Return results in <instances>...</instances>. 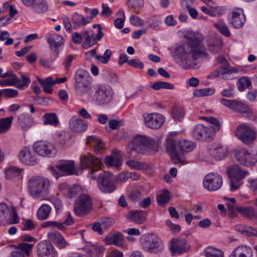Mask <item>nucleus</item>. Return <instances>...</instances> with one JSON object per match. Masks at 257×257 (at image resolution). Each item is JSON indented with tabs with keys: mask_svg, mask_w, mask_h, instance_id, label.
<instances>
[{
	"mask_svg": "<svg viewBox=\"0 0 257 257\" xmlns=\"http://www.w3.org/2000/svg\"><path fill=\"white\" fill-rule=\"evenodd\" d=\"M9 207L5 203H0V223L5 220L8 214Z\"/></svg>",
	"mask_w": 257,
	"mask_h": 257,
	"instance_id": "61",
	"label": "nucleus"
},
{
	"mask_svg": "<svg viewBox=\"0 0 257 257\" xmlns=\"http://www.w3.org/2000/svg\"><path fill=\"white\" fill-rule=\"evenodd\" d=\"M50 181L48 179L39 177H33L28 182V188L31 196L37 199L48 193Z\"/></svg>",
	"mask_w": 257,
	"mask_h": 257,
	"instance_id": "6",
	"label": "nucleus"
},
{
	"mask_svg": "<svg viewBox=\"0 0 257 257\" xmlns=\"http://www.w3.org/2000/svg\"><path fill=\"white\" fill-rule=\"evenodd\" d=\"M126 5L129 9L139 13L144 7V0H127Z\"/></svg>",
	"mask_w": 257,
	"mask_h": 257,
	"instance_id": "41",
	"label": "nucleus"
},
{
	"mask_svg": "<svg viewBox=\"0 0 257 257\" xmlns=\"http://www.w3.org/2000/svg\"><path fill=\"white\" fill-rule=\"evenodd\" d=\"M114 181V177L111 173L104 172L99 174L98 176V186L99 189L104 193H112L116 189Z\"/></svg>",
	"mask_w": 257,
	"mask_h": 257,
	"instance_id": "13",
	"label": "nucleus"
},
{
	"mask_svg": "<svg viewBox=\"0 0 257 257\" xmlns=\"http://www.w3.org/2000/svg\"><path fill=\"white\" fill-rule=\"evenodd\" d=\"M229 257H253V250L248 245H239L233 250Z\"/></svg>",
	"mask_w": 257,
	"mask_h": 257,
	"instance_id": "25",
	"label": "nucleus"
},
{
	"mask_svg": "<svg viewBox=\"0 0 257 257\" xmlns=\"http://www.w3.org/2000/svg\"><path fill=\"white\" fill-rule=\"evenodd\" d=\"M18 158L22 163L26 165L33 166L38 163L36 155L30 148L27 147L20 151Z\"/></svg>",
	"mask_w": 257,
	"mask_h": 257,
	"instance_id": "23",
	"label": "nucleus"
},
{
	"mask_svg": "<svg viewBox=\"0 0 257 257\" xmlns=\"http://www.w3.org/2000/svg\"><path fill=\"white\" fill-rule=\"evenodd\" d=\"M126 164L131 168L136 170H141L145 167V164L137 161L134 160H131L126 162Z\"/></svg>",
	"mask_w": 257,
	"mask_h": 257,
	"instance_id": "59",
	"label": "nucleus"
},
{
	"mask_svg": "<svg viewBox=\"0 0 257 257\" xmlns=\"http://www.w3.org/2000/svg\"><path fill=\"white\" fill-rule=\"evenodd\" d=\"M142 196V193L139 190L134 189L130 192L128 197L132 201L135 202L139 200Z\"/></svg>",
	"mask_w": 257,
	"mask_h": 257,
	"instance_id": "64",
	"label": "nucleus"
},
{
	"mask_svg": "<svg viewBox=\"0 0 257 257\" xmlns=\"http://www.w3.org/2000/svg\"><path fill=\"white\" fill-rule=\"evenodd\" d=\"M214 26L219 31L222 35L226 37H229L230 33L226 24L222 21L219 20L213 24Z\"/></svg>",
	"mask_w": 257,
	"mask_h": 257,
	"instance_id": "42",
	"label": "nucleus"
},
{
	"mask_svg": "<svg viewBox=\"0 0 257 257\" xmlns=\"http://www.w3.org/2000/svg\"><path fill=\"white\" fill-rule=\"evenodd\" d=\"M146 142L145 144V152H150L151 153H155L158 151L160 141L159 139H148L146 137Z\"/></svg>",
	"mask_w": 257,
	"mask_h": 257,
	"instance_id": "35",
	"label": "nucleus"
},
{
	"mask_svg": "<svg viewBox=\"0 0 257 257\" xmlns=\"http://www.w3.org/2000/svg\"><path fill=\"white\" fill-rule=\"evenodd\" d=\"M140 245L146 251L158 253L164 249V245L162 240L156 234L146 233L143 234L140 239Z\"/></svg>",
	"mask_w": 257,
	"mask_h": 257,
	"instance_id": "4",
	"label": "nucleus"
},
{
	"mask_svg": "<svg viewBox=\"0 0 257 257\" xmlns=\"http://www.w3.org/2000/svg\"><path fill=\"white\" fill-rule=\"evenodd\" d=\"M236 231L245 234L249 236H257V229L250 226H246L242 225H237L235 226Z\"/></svg>",
	"mask_w": 257,
	"mask_h": 257,
	"instance_id": "39",
	"label": "nucleus"
},
{
	"mask_svg": "<svg viewBox=\"0 0 257 257\" xmlns=\"http://www.w3.org/2000/svg\"><path fill=\"white\" fill-rule=\"evenodd\" d=\"M123 238V235L120 232H116L112 235L107 236L105 241L107 244H115L117 246L121 245V241Z\"/></svg>",
	"mask_w": 257,
	"mask_h": 257,
	"instance_id": "38",
	"label": "nucleus"
},
{
	"mask_svg": "<svg viewBox=\"0 0 257 257\" xmlns=\"http://www.w3.org/2000/svg\"><path fill=\"white\" fill-rule=\"evenodd\" d=\"M228 19L229 23L235 29L242 28L246 21L242 9L238 8L230 13Z\"/></svg>",
	"mask_w": 257,
	"mask_h": 257,
	"instance_id": "19",
	"label": "nucleus"
},
{
	"mask_svg": "<svg viewBox=\"0 0 257 257\" xmlns=\"http://www.w3.org/2000/svg\"><path fill=\"white\" fill-rule=\"evenodd\" d=\"M116 15L121 17V18H117L114 22V26L118 29H121L124 26V23L125 20V16L124 11L122 9L119 10Z\"/></svg>",
	"mask_w": 257,
	"mask_h": 257,
	"instance_id": "48",
	"label": "nucleus"
},
{
	"mask_svg": "<svg viewBox=\"0 0 257 257\" xmlns=\"http://www.w3.org/2000/svg\"><path fill=\"white\" fill-rule=\"evenodd\" d=\"M87 143L94 147V150L95 153H101V150L103 147V143L98 137L95 136L88 137L87 138Z\"/></svg>",
	"mask_w": 257,
	"mask_h": 257,
	"instance_id": "32",
	"label": "nucleus"
},
{
	"mask_svg": "<svg viewBox=\"0 0 257 257\" xmlns=\"http://www.w3.org/2000/svg\"><path fill=\"white\" fill-rule=\"evenodd\" d=\"M37 80L43 88L44 91L48 94L52 92V87L55 85L54 80L52 77H47L45 80H43L37 77Z\"/></svg>",
	"mask_w": 257,
	"mask_h": 257,
	"instance_id": "33",
	"label": "nucleus"
},
{
	"mask_svg": "<svg viewBox=\"0 0 257 257\" xmlns=\"http://www.w3.org/2000/svg\"><path fill=\"white\" fill-rule=\"evenodd\" d=\"M146 137L138 135L126 145V154L131 159H137L145 153Z\"/></svg>",
	"mask_w": 257,
	"mask_h": 257,
	"instance_id": "7",
	"label": "nucleus"
},
{
	"mask_svg": "<svg viewBox=\"0 0 257 257\" xmlns=\"http://www.w3.org/2000/svg\"><path fill=\"white\" fill-rule=\"evenodd\" d=\"M152 88L155 90H159L160 89H173L174 86L169 83L165 81H158L152 85Z\"/></svg>",
	"mask_w": 257,
	"mask_h": 257,
	"instance_id": "54",
	"label": "nucleus"
},
{
	"mask_svg": "<svg viewBox=\"0 0 257 257\" xmlns=\"http://www.w3.org/2000/svg\"><path fill=\"white\" fill-rule=\"evenodd\" d=\"M223 199L228 200V202L226 203L228 211L232 216V217H235L237 212H238V208L240 207L237 206L235 199L233 197L227 198L225 197Z\"/></svg>",
	"mask_w": 257,
	"mask_h": 257,
	"instance_id": "37",
	"label": "nucleus"
},
{
	"mask_svg": "<svg viewBox=\"0 0 257 257\" xmlns=\"http://www.w3.org/2000/svg\"><path fill=\"white\" fill-rule=\"evenodd\" d=\"M195 147V144L192 142L186 140L180 141L171 137H169L167 141V151L175 163L185 164L184 152H189Z\"/></svg>",
	"mask_w": 257,
	"mask_h": 257,
	"instance_id": "2",
	"label": "nucleus"
},
{
	"mask_svg": "<svg viewBox=\"0 0 257 257\" xmlns=\"http://www.w3.org/2000/svg\"><path fill=\"white\" fill-rule=\"evenodd\" d=\"M92 207L91 197L87 194H81L76 199L74 205L75 214L78 216L87 214Z\"/></svg>",
	"mask_w": 257,
	"mask_h": 257,
	"instance_id": "12",
	"label": "nucleus"
},
{
	"mask_svg": "<svg viewBox=\"0 0 257 257\" xmlns=\"http://www.w3.org/2000/svg\"><path fill=\"white\" fill-rule=\"evenodd\" d=\"M41 226L43 228H56L61 230H65L66 227H63L62 224L60 223V222L55 221H48L43 222Z\"/></svg>",
	"mask_w": 257,
	"mask_h": 257,
	"instance_id": "52",
	"label": "nucleus"
},
{
	"mask_svg": "<svg viewBox=\"0 0 257 257\" xmlns=\"http://www.w3.org/2000/svg\"><path fill=\"white\" fill-rule=\"evenodd\" d=\"M61 19L67 32H71L72 29L76 30L91 23V18H89V16L84 17L77 13H74L72 15L71 18L72 23L69 18L65 15H62Z\"/></svg>",
	"mask_w": 257,
	"mask_h": 257,
	"instance_id": "8",
	"label": "nucleus"
},
{
	"mask_svg": "<svg viewBox=\"0 0 257 257\" xmlns=\"http://www.w3.org/2000/svg\"><path fill=\"white\" fill-rule=\"evenodd\" d=\"M63 38L61 36L55 33L49 35L47 39L51 50L55 51L57 54L59 53L58 48L63 44Z\"/></svg>",
	"mask_w": 257,
	"mask_h": 257,
	"instance_id": "26",
	"label": "nucleus"
},
{
	"mask_svg": "<svg viewBox=\"0 0 257 257\" xmlns=\"http://www.w3.org/2000/svg\"><path fill=\"white\" fill-rule=\"evenodd\" d=\"M170 244V250L174 254H182L190 248V245L185 239H172Z\"/></svg>",
	"mask_w": 257,
	"mask_h": 257,
	"instance_id": "22",
	"label": "nucleus"
},
{
	"mask_svg": "<svg viewBox=\"0 0 257 257\" xmlns=\"http://www.w3.org/2000/svg\"><path fill=\"white\" fill-rule=\"evenodd\" d=\"M9 209L8 214H9L10 216L8 221L9 223L11 224L18 223L19 222V218L15 208L13 206H11L9 207Z\"/></svg>",
	"mask_w": 257,
	"mask_h": 257,
	"instance_id": "50",
	"label": "nucleus"
},
{
	"mask_svg": "<svg viewBox=\"0 0 257 257\" xmlns=\"http://www.w3.org/2000/svg\"><path fill=\"white\" fill-rule=\"evenodd\" d=\"M97 42L95 36L93 34H91L89 38L83 41L82 45L83 48L87 49L94 45Z\"/></svg>",
	"mask_w": 257,
	"mask_h": 257,
	"instance_id": "60",
	"label": "nucleus"
},
{
	"mask_svg": "<svg viewBox=\"0 0 257 257\" xmlns=\"http://www.w3.org/2000/svg\"><path fill=\"white\" fill-rule=\"evenodd\" d=\"M36 248L38 257H56L57 255L53 245L46 240L39 242Z\"/></svg>",
	"mask_w": 257,
	"mask_h": 257,
	"instance_id": "20",
	"label": "nucleus"
},
{
	"mask_svg": "<svg viewBox=\"0 0 257 257\" xmlns=\"http://www.w3.org/2000/svg\"><path fill=\"white\" fill-rule=\"evenodd\" d=\"M80 167L81 170L88 169L89 170L88 177L95 179L93 175L95 172L100 170L103 166L101 160L88 154L84 155L80 158Z\"/></svg>",
	"mask_w": 257,
	"mask_h": 257,
	"instance_id": "10",
	"label": "nucleus"
},
{
	"mask_svg": "<svg viewBox=\"0 0 257 257\" xmlns=\"http://www.w3.org/2000/svg\"><path fill=\"white\" fill-rule=\"evenodd\" d=\"M21 170L17 167H11L7 169L6 176L8 179H12L13 177L18 176L21 173Z\"/></svg>",
	"mask_w": 257,
	"mask_h": 257,
	"instance_id": "55",
	"label": "nucleus"
},
{
	"mask_svg": "<svg viewBox=\"0 0 257 257\" xmlns=\"http://www.w3.org/2000/svg\"><path fill=\"white\" fill-rule=\"evenodd\" d=\"M18 124L22 130L26 131L34 125V118L27 113H22L18 116Z\"/></svg>",
	"mask_w": 257,
	"mask_h": 257,
	"instance_id": "27",
	"label": "nucleus"
},
{
	"mask_svg": "<svg viewBox=\"0 0 257 257\" xmlns=\"http://www.w3.org/2000/svg\"><path fill=\"white\" fill-rule=\"evenodd\" d=\"M222 179L220 175L216 173L207 174L204 178L203 187L210 191L218 190L222 185Z\"/></svg>",
	"mask_w": 257,
	"mask_h": 257,
	"instance_id": "16",
	"label": "nucleus"
},
{
	"mask_svg": "<svg viewBox=\"0 0 257 257\" xmlns=\"http://www.w3.org/2000/svg\"><path fill=\"white\" fill-rule=\"evenodd\" d=\"M238 211L244 217L249 219L257 218V211L252 206H240Z\"/></svg>",
	"mask_w": 257,
	"mask_h": 257,
	"instance_id": "34",
	"label": "nucleus"
},
{
	"mask_svg": "<svg viewBox=\"0 0 257 257\" xmlns=\"http://www.w3.org/2000/svg\"><path fill=\"white\" fill-rule=\"evenodd\" d=\"M214 93V90L210 88L196 89L193 92V94L197 97L211 95Z\"/></svg>",
	"mask_w": 257,
	"mask_h": 257,
	"instance_id": "53",
	"label": "nucleus"
},
{
	"mask_svg": "<svg viewBox=\"0 0 257 257\" xmlns=\"http://www.w3.org/2000/svg\"><path fill=\"white\" fill-rule=\"evenodd\" d=\"M13 117L12 116L0 118V133H5L10 128Z\"/></svg>",
	"mask_w": 257,
	"mask_h": 257,
	"instance_id": "44",
	"label": "nucleus"
},
{
	"mask_svg": "<svg viewBox=\"0 0 257 257\" xmlns=\"http://www.w3.org/2000/svg\"><path fill=\"white\" fill-rule=\"evenodd\" d=\"M42 121L44 125H50L56 127L59 123L58 117L54 112L46 113L42 117Z\"/></svg>",
	"mask_w": 257,
	"mask_h": 257,
	"instance_id": "29",
	"label": "nucleus"
},
{
	"mask_svg": "<svg viewBox=\"0 0 257 257\" xmlns=\"http://www.w3.org/2000/svg\"><path fill=\"white\" fill-rule=\"evenodd\" d=\"M235 155L238 162L245 166H252L257 162V154L249 152L244 149L235 150Z\"/></svg>",
	"mask_w": 257,
	"mask_h": 257,
	"instance_id": "18",
	"label": "nucleus"
},
{
	"mask_svg": "<svg viewBox=\"0 0 257 257\" xmlns=\"http://www.w3.org/2000/svg\"><path fill=\"white\" fill-rule=\"evenodd\" d=\"M238 88L239 91H244L246 88H249L251 83L249 79L245 76L240 77L238 80Z\"/></svg>",
	"mask_w": 257,
	"mask_h": 257,
	"instance_id": "47",
	"label": "nucleus"
},
{
	"mask_svg": "<svg viewBox=\"0 0 257 257\" xmlns=\"http://www.w3.org/2000/svg\"><path fill=\"white\" fill-rule=\"evenodd\" d=\"M74 79L75 89L78 94H86L89 96L92 93V78L87 71L83 69H78L74 75Z\"/></svg>",
	"mask_w": 257,
	"mask_h": 257,
	"instance_id": "3",
	"label": "nucleus"
},
{
	"mask_svg": "<svg viewBox=\"0 0 257 257\" xmlns=\"http://www.w3.org/2000/svg\"><path fill=\"white\" fill-rule=\"evenodd\" d=\"M34 151L39 156L44 157H54L57 154L55 146L50 143L39 141L33 145Z\"/></svg>",
	"mask_w": 257,
	"mask_h": 257,
	"instance_id": "15",
	"label": "nucleus"
},
{
	"mask_svg": "<svg viewBox=\"0 0 257 257\" xmlns=\"http://www.w3.org/2000/svg\"><path fill=\"white\" fill-rule=\"evenodd\" d=\"M143 117L145 125L154 130L160 128L165 120V117L162 114L158 113H145Z\"/></svg>",
	"mask_w": 257,
	"mask_h": 257,
	"instance_id": "17",
	"label": "nucleus"
},
{
	"mask_svg": "<svg viewBox=\"0 0 257 257\" xmlns=\"http://www.w3.org/2000/svg\"><path fill=\"white\" fill-rule=\"evenodd\" d=\"M186 42L177 44L174 49L173 56L184 62L188 67H193L194 61L202 53V37L198 33L188 31Z\"/></svg>",
	"mask_w": 257,
	"mask_h": 257,
	"instance_id": "1",
	"label": "nucleus"
},
{
	"mask_svg": "<svg viewBox=\"0 0 257 257\" xmlns=\"http://www.w3.org/2000/svg\"><path fill=\"white\" fill-rule=\"evenodd\" d=\"M33 246L34 244L22 242L18 244V248L20 249L19 251L23 252V257H24L25 254L29 256Z\"/></svg>",
	"mask_w": 257,
	"mask_h": 257,
	"instance_id": "49",
	"label": "nucleus"
},
{
	"mask_svg": "<svg viewBox=\"0 0 257 257\" xmlns=\"http://www.w3.org/2000/svg\"><path fill=\"white\" fill-rule=\"evenodd\" d=\"M87 54L95 57L101 63L106 64L108 62L111 57V51L110 49L106 50L103 56L97 55L95 49H92L88 51Z\"/></svg>",
	"mask_w": 257,
	"mask_h": 257,
	"instance_id": "36",
	"label": "nucleus"
},
{
	"mask_svg": "<svg viewBox=\"0 0 257 257\" xmlns=\"http://www.w3.org/2000/svg\"><path fill=\"white\" fill-rule=\"evenodd\" d=\"M209 123L212 125L208 126L213 129V132L215 133L220 129V124L218 120L214 117H206L204 118Z\"/></svg>",
	"mask_w": 257,
	"mask_h": 257,
	"instance_id": "58",
	"label": "nucleus"
},
{
	"mask_svg": "<svg viewBox=\"0 0 257 257\" xmlns=\"http://www.w3.org/2000/svg\"><path fill=\"white\" fill-rule=\"evenodd\" d=\"M99 221L103 229H106L114 223V220L111 218L102 217Z\"/></svg>",
	"mask_w": 257,
	"mask_h": 257,
	"instance_id": "62",
	"label": "nucleus"
},
{
	"mask_svg": "<svg viewBox=\"0 0 257 257\" xmlns=\"http://www.w3.org/2000/svg\"><path fill=\"white\" fill-rule=\"evenodd\" d=\"M93 100L98 105H104L109 103L113 97V91L108 85L98 84L95 87Z\"/></svg>",
	"mask_w": 257,
	"mask_h": 257,
	"instance_id": "9",
	"label": "nucleus"
},
{
	"mask_svg": "<svg viewBox=\"0 0 257 257\" xmlns=\"http://www.w3.org/2000/svg\"><path fill=\"white\" fill-rule=\"evenodd\" d=\"M132 222L137 224H142L145 220V212L141 210L130 211L127 216Z\"/></svg>",
	"mask_w": 257,
	"mask_h": 257,
	"instance_id": "31",
	"label": "nucleus"
},
{
	"mask_svg": "<svg viewBox=\"0 0 257 257\" xmlns=\"http://www.w3.org/2000/svg\"><path fill=\"white\" fill-rule=\"evenodd\" d=\"M0 91H1V95H4L6 98H14L18 94V91L12 88L0 89Z\"/></svg>",
	"mask_w": 257,
	"mask_h": 257,
	"instance_id": "57",
	"label": "nucleus"
},
{
	"mask_svg": "<svg viewBox=\"0 0 257 257\" xmlns=\"http://www.w3.org/2000/svg\"><path fill=\"white\" fill-rule=\"evenodd\" d=\"M51 211V207L47 204L42 205L38 210L37 217L39 220L47 219Z\"/></svg>",
	"mask_w": 257,
	"mask_h": 257,
	"instance_id": "40",
	"label": "nucleus"
},
{
	"mask_svg": "<svg viewBox=\"0 0 257 257\" xmlns=\"http://www.w3.org/2000/svg\"><path fill=\"white\" fill-rule=\"evenodd\" d=\"M210 155L217 160H221L227 156V151L226 148L220 145H216L209 149Z\"/></svg>",
	"mask_w": 257,
	"mask_h": 257,
	"instance_id": "28",
	"label": "nucleus"
},
{
	"mask_svg": "<svg viewBox=\"0 0 257 257\" xmlns=\"http://www.w3.org/2000/svg\"><path fill=\"white\" fill-rule=\"evenodd\" d=\"M69 126L70 129L75 132L82 133L87 130V123L86 121L74 116L69 121Z\"/></svg>",
	"mask_w": 257,
	"mask_h": 257,
	"instance_id": "24",
	"label": "nucleus"
},
{
	"mask_svg": "<svg viewBox=\"0 0 257 257\" xmlns=\"http://www.w3.org/2000/svg\"><path fill=\"white\" fill-rule=\"evenodd\" d=\"M231 109L241 113H246L249 112V109L246 105L240 102L234 100H233Z\"/></svg>",
	"mask_w": 257,
	"mask_h": 257,
	"instance_id": "46",
	"label": "nucleus"
},
{
	"mask_svg": "<svg viewBox=\"0 0 257 257\" xmlns=\"http://www.w3.org/2000/svg\"><path fill=\"white\" fill-rule=\"evenodd\" d=\"M170 192L168 190L163 189L162 192L158 196L157 202L160 206H163L168 203L170 200Z\"/></svg>",
	"mask_w": 257,
	"mask_h": 257,
	"instance_id": "45",
	"label": "nucleus"
},
{
	"mask_svg": "<svg viewBox=\"0 0 257 257\" xmlns=\"http://www.w3.org/2000/svg\"><path fill=\"white\" fill-rule=\"evenodd\" d=\"M236 137L243 144L249 145L257 137V132L245 123L239 125L235 131Z\"/></svg>",
	"mask_w": 257,
	"mask_h": 257,
	"instance_id": "11",
	"label": "nucleus"
},
{
	"mask_svg": "<svg viewBox=\"0 0 257 257\" xmlns=\"http://www.w3.org/2000/svg\"><path fill=\"white\" fill-rule=\"evenodd\" d=\"M214 134L212 128L199 124L195 127L193 136L196 140L203 141L207 139L212 140Z\"/></svg>",
	"mask_w": 257,
	"mask_h": 257,
	"instance_id": "21",
	"label": "nucleus"
},
{
	"mask_svg": "<svg viewBox=\"0 0 257 257\" xmlns=\"http://www.w3.org/2000/svg\"><path fill=\"white\" fill-rule=\"evenodd\" d=\"M49 169L52 174L56 179H58L59 176L62 175L58 172V170L62 173H66L68 175L75 174L74 162L73 161H61L55 167H50Z\"/></svg>",
	"mask_w": 257,
	"mask_h": 257,
	"instance_id": "14",
	"label": "nucleus"
},
{
	"mask_svg": "<svg viewBox=\"0 0 257 257\" xmlns=\"http://www.w3.org/2000/svg\"><path fill=\"white\" fill-rule=\"evenodd\" d=\"M206 257H224L223 252L212 246H208L204 250Z\"/></svg>",
	"mask_w": 257,
	"mask_h": 257,
	"instance_id": "43",
	"label": "nucleus"
},
{
	"mask_svg": "<svg viewBox=\"0 0 257 257\" xmlns=\"http://www.w3.org/2000/svg\"><path fill=\"white\" fill-rule=\"evenodd\" d=\"M20 82V79L16 76H13L12 78L0 80L1 86H13L18 84Z\"/></svg>",
	"mask_w": 257,
	"mask_h": 257,
	"instance_id": "56",
	"label": "nucleus"
},
{
	"mask_svg": "<svg viewBox=\"0 0 257 257\" xmlns=\"http://www.w3.org/2000/svg\"><path fill=\"white\" fill-rule=\"evenodd\" d=\"M31 7L34 12L39 14L45 13L48 10L46 0H35Z\"/></svg>",
	"mask_w": 257,
	"mask_h": 257,
	"instance_id": "30",
	"label": "nucleus"
},
{
	"mask_svg": "<svg viewBox=\"0 0 257 257\" xmlns=\"http://www.w3.org/2000/svg\"><path fill=\"white\" fill-rule=\"evenodd\" d=\"M222 68H220L218 70L217 76L221 75L222 78L224 79H230V75L232 73H236L237 72V70L236 68H232L228 69L227 67L224 68L223 70H221Z\"/></svg>",
	"mask_w": 257,
	"mask_h": 257,
	"instance_id": "51",
	"label": "nucleus"
},
{
	"mask_svg": "<svg viewBox=\"0 0 257 257\" xmlns=\"http://www.w3.org/2000/svg\"><path fill=\"white\" fill-rule=\"evenodd\" d=\"M74 55L70 54L68 55L64 60L63 62V65L65 69L68 72L70 69L71 67L72 63L75 57Z\"/></svg>",
	"mask_w": 257,
	"mask_h": 257,
	"instance_id": "63",
	"label": "nucleus"
},
{
	"mask_svg": "<svg viewBox=\"0 0 257 257\" xmlns=\"http://www.w3.org/2000/svg\"><path fill=\"white\" fill-rule=\"evenodd\" d=\"M226 173L228 177V184L231 192L239 189L243 184V179L249 174L247 171L241 170L236 165L228 168Z\"/></svg>",
	"mask_w": 257,
	"mask_h": 257,
	"instance_id": "5",
	"label": "nucleus"
}]
</instances>
